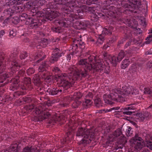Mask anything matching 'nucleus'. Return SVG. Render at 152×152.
Instances as JSON below:
<instances>
[{
    "instance_id": "09e8293b",
    "label": "nucleus",
    "mask_w": 152,
    "mask_h": 152,
    "mask_svg": "<svg viewBox=\"0 0 152 152\" xmlns=\"http://www.w3.org/2000/svg\"><path fill=\"white\" fill-rule=\"evenodd\" d=\"M18 6L16 5H14L12 7V12H13V14L19 13V11L18 10Z\"/></svg>"
},
{
    "instance_id": "052dcab7",
    "label": "nucleus",
    "mask_w": 152,
    "mask_h": 152,
    "mask_svg": "<svg viewBox=\"0 0 152 152\" xmlns=\"http://www.w3.org/2000/svg\"><path fill=\"white\" fill-rule=\"evenodd\" d=\"M143 114L144 115V117L145 118L146 120L147 119V118H149L150 116V114L149 113L145 112Z\"/></svg>"
},
{
    "instance_id": "f8f14e48",
    "label": "nucleus",
    "mask_w": 152,
    "mask_h": 152,
    "mask_svg": "<svg viewBox=\"0 0 152 152\" xmlns=\"http://www.w3.org/2000/svg\"><path fill=\"white\" fill-rule=\"evenodd\" d=\"M125 56V53L123 50H121L119 53L117 57L113 56L110 57V59H109L110 62L113 66H115L118 62H119Z\"/></svg>"
},
{
    "instance_id": "a878e982",
    "label": "nucleus",
    "mask_w": 152,
    "mask_h": 152,
    "mask_svg": "<svg viewBox=\"0 0 152 152\" xmlns=\"http://www.w3.org/2000/svg\"><path fill=\"white\" fill-rule=\"evenodd\" d=\"M113 29V27L112 26H110L104 28L102 31V35H111Z\"/></svg>"
},
{
    "instance_id": "774afa93",
    "label": "nucleus",
    "mask_w": 152,
    "mask_h": 152,
    "mask_svg": "<svg viewBox=\"0 0 152 152\" xmlns=\"http://www.w3.org/2000/svg\"><path fill=\"white\" fill-rule=\"evenodd\" d=\"M146 54V55H149V54H152V49H150L149 50L147 51Z\"/></svg>"
},
{
    "instance_id": "20e7f679",
    "label": "nucleus",
    "mask_w": 152,
    "mask_h": 152,
    "mask_svg": "<svg viewBox=\"0 0 152 152\" xmlns=\"http://www.w3.org/2000/svg\"><path fill=\"white\" fill-rule=\"evenodd\" d=\"M7 61L11 62V65L10 66V76L14 75L19 68L21 66L20 61L17 58V55L15 52L11 54L9 57L7 58ZM16 75V74H15Z\"/></svg>"
},
{
    "instance_id": "c85d7f7f",
    "label": "nucleus",
    "mask_w": 152,
    "mask_h": 152,
    "mask_svg": "<svg viewBox=\"0 0 152 152\" xmlns=\"http://www.w3.org/2000/svg\"><path fill=\"white\" fill-rule=\"evenodd\" d=\"M92 103L91 99H85V101L83 103V105L84 107L85 108H87L89 107Z\"/></svg>"
},
{
    "instance_id": "5701e85b",
    "label": "nucleus",
    "mask_w": 152,
    "mask_h": 152,
    "mask_svg": "<svg viewBox=\"0 0 152 152\" xmlns=\"http://www.w3.org/2000/svg\"><path fill=\"white\" fill-rule=\"evenodd\" d=\"M72 100V98L69 96L64 97L63 98V103L61 104V106L66 107H68Z\"/></svg>"
},
{
    "instance_id": "473e14b6",
    "label": "nucleus",
    "mask_w": 152,
    "mask_h": 152,
    "mask_svg": "<svg viewBox=\"0 0 152 152\" xmlns=\"http://www.w3.org/2000/svg\"><path fill=\"white\" fill-rule=\"evenodd\" d=\"M94 103L95 106L97 108H99L102 106V102L100 98L95 99Z\"/></svg>"
},
{
    "instance_id": "13d9d810",
    "label": "nucleus",
    "mask_w": 152,
    "mask_h": 152,
    "mask_svg": "<svg viewBox=\"0 0 152 152\" xmlns=\"http://www.w3.org/2000/svg\"><path fill=\"white\" fill-rule=\"evenodd\" d=\"M86 3L88 5H90L91 4L94 3V0H86Z\"/></svg>"
},
{
    "instance_id": "e433bc0d",
    "label": "nucleus",
    "mask_w": 152,
    "mask_h": 152,
    "mask_svg": "<svg viewBox=\"0 0 152 152\" xmlns=\"http://www.w3.org/2000/svg\"><path fill=\"white\" fill-rule=\"evenodd\" d=\"M90 16L91 20L94 22L96 21L99 18L97 15L94 13H91Z\"/></svg>"
},
{
    "instance_id": "a19ab883",
    "label": "nucleus",
    "mask_w": 152,
    "mask_h": 152,
    "mask_svg": "<svg viewBox=\"0 0 152 152\" xmlns=\"http://www.w3.org/2000/svg\"><path fill=\"white\" fill-rule=\"evenodd\" d=\"M144 94H149L151 96H152V90L148 88H145Z\"/></svg>"
},
{
    "instance_id": "69168bd1",
    "label": "nucleus",
    "mask_w": 152,
    "mask_h": 152,
    "mask_svg": "<svg viewBox=\"0 0 152 152\" xmlns=\"http://www.w3.org/2000/svg\"><path fill=\"white\" fill-rule=\"evenodd\" d=\"M18 10L19 11V13L22 12L23 10V7H22L21 6H18Z\"/></svg>"
},
{
    "instance_id": "e2e57ef3",
    "label": "nucleus",
    "mask_w": 152,
    "mask_h": 152,
    "mask_svg": "<svg viewBox=\"0 0 152 152\" xmlns=\"http://www.w3.org/2000/svg\"><path fill=\"white\" fill-rule=\"evenodd\" d=\"M110 45L109 44H107L106 45H104L103 47V48L104 49H107V48H108L110 47Z\"/></svg>"
},
{
    "instance_id": "864d4df0",
    "label": "nucleus",
    "mask_w": 152,
    "mask_h": 152,
    "mask_svg": "<svg viewBox=\"0 0 152 152\" xmlns=\"http://www.w3.org/2000/svg\"><path fill=\"white\" fill-rule=\"evenodd\" d=\"M93 94L91 92H88L85 97L87 99H91L93 98Z\"/></svg>"
},
{
    "instance_id": "6e6552de",
    "label": "nucleus",
    "mask_w": 152,
    "mask_h": 152,
    "mask_svg": "<svg viewBox=\"0 0 152 152\" xmlns=\"http://www.w3.org/2000/svg\"><path fill=\"white\" fill-rule=\"evenodd\" d=\"M107 9L109 11V15L113 17L117 18L118 20H121L119 17L121 16L123 10L121 8H116L114 6H110Z\"/></svg>"
},
{
    "instance_id": "de8ad7c7",
    "label": "nucleus",
    "mask_w": 152,
    "mask_h": 152,
    "mask_svg": "<svg viewBox=\"0 0 152 152\" xmlns=\"http://www.w3.org/2000/svg\"><path fill=\"white\" fill-rule=\"evenodd\" d=\"M52 30L56 33H60L62 31V29L60 27H55L53 28Z\"/></svg>"
},
{
    "instance_id": "c03bdc74",
    "label": "nucleus",
    "mask_w": 152,
    "mask_h": 152,
    "mask_svg": "<svg viewBox=\"0 0 152 152\" xmlns=\"http://www.w3.org/2000/svg\"><path fill=\"white\" fill-rule=\"evenodd\" d=\"M27 72L28 75H30L34 72V69L32 68H30L27 69Z\"/></svg>"
},
{
    "instance_id": "f03ea898",
    "label": "nucleus",
    "mask_w": 152,
    "mask_h": 152,
    "mask_svg": "<svg viewBox=\"0 0 152 152\" xmlns=\"http://www.w3.org/2000/svg\"><path fill=\"white\" fill-rule=\"evenodd\" d=\"M96 57L93 56L88 57L90 63L87 61L86 59H81L78 62L77 67L73 65H71L68 68L69 75L73 80H77L79 78L85 77L88 75V72L91 71L94 73L95 71L102 70L104 67L101 61L96 60Z\"/></svg>"
},
{
    "instance_id": "7c9ffc66",
    "label": "nucleus",
    "mask_w": 152,
    "mask_h": 152,
    "mask_svg": "<svg viewBox=\"0 0 152 152\" xmlns=\"http://www.w3.org/2000/svg\"><path fill=\"white\" fill-rule=\"evenodd\" d=\"M129 64V59H125L121 64V67L122 69H124L127 67Z\"/></svg>"
},
{
    "instance_id": "0eeeda50",
    "label": "nucleus",
    "mask_w": 152,
    "mask_h": 152,
    "mask_svg": "<svg viewBox=\"0 0 152 152\" xmlns=\"http://www.w3.org/2000/svg\"><path fill=\"white\" fill-rule=\"evenodd\" d=\"M76 136L79 137H83V140L84 143L89 140L91 141L94 137V134L92 132L91 129L87 130L83 128L78 129L77 132Z\"/></svg>"
},
{
    "instance_id": "9d476101",
    "label": "nucleus",
    "mask_w": 152,
    "mask_h": 152,
    "mask_svg": "<svg viewBox=\"0 0 152 152\" xmlns=\"http://www.w3.org/2000/svg\"><path fill=\"white\" fill-rule=\"evenodd\" d=\"M53 51L49 61L51 63L54 64L58 61L60 57L64 56V53L60 48H56L53 49Z\"/></svg>"
},
{
    "instance_id": "4be33fe9",
    "label": "nucleus",
    "mask_w": 152,
    "mask_h": 152,
    "mask_svg": "<svg viewBox=\"0 0 152 152\" xmlns=\"http://www.w3.org/2000/svg\"><path fill=\"white\" fill-rule=\"evenodd\" d=\"M19 143L18 142H14L9 148L8 150H6L3 152H14L18 151V145ZM2 152H3V151Z\"/></svg>"
},
{
    "instance_id": "3c124183",
    "label": "nucleus",
    "mask_w": 152,
    "mask_h": 152,
    "mask_svg": "<svg viewBox=\"0 0 152 152\" xmlns=\"http://www.w3.org/2000/svg\"><path fill=\"white\" fill-rule=\"evenodd\" d=\"M16 31L14 29H12L11 30H10L9 34V35L10 36H12V37H14L16 36Z\"/></svg>"
},
{
    "instance_id": "4d7b16f0",
    "label": "nucleus",
    "mask_w": 152,
    "mask_h": 152,
    "mask_svg": "<svg viewBox=\"0 0 152 152\" xmlns=\"http://www.w3.org/2000/svg\"><path fill=\"white\" fill-rule=\"evenodd\" d=\"M139 117L140 118V120L141 121H143L144 120L146 119L144 117V115L142 113L139 114Z\"/></svg>"
},
{
    "instance_id": "b1692460",
    "label": "nucleus",
    "mask_w": 152,
    "mask_h": 152,
    "mask_svg": "<svg viewBox=\"0 0 152 152\" xmlns=\"http://www.w3.org/2000/svg\"><path fill=\"white\" fill-rule=\"evenodd\" d=\"M90 24L89 21L88 20H84L78 22V25L81 28L83 29H86Z\"/></svg>"
},
{
    "instance_id": "f704fd0d",
    "label": "nucleus",
    "mask_w": 152,
    "mask_h": 152,
    "mask_svg": "<svg viewBox=\"0 0 152 152\" xmlns=\"http://www.w3.org/2000/svg\"><path fill=\"white\" fill-rule=\"evenodd\" d=\"M127 87L131 89V91H130V92L129 94H135L136 95L138 94L139 93V91L137 89H134L133 87L132 86L130 87L128 86H127Z\"/></svg>"
},
{
    "instance_id": "79ce46f5",
    "label": "nucleus",
    "mask_w": 152,
    "mask_h": 152,
    "mask_svg": "<svg viewBox=\"0 0 152 152\" xmlns=\"http://www.w3.org/2000/svg\"><path fill=\"white\" fill-rule=\"evenodd\" d=\"M28 56L26 52L22 51L21 52L20 55V58L21 59H25Z\"/></svg>"
},
{
    "instance_id": "a211bd4d",
    "label": "nucleus",
    "mask_w": 152,
    "mask_h": 152,
    "mask_svg": "<svg viewBox=\"0 0 152 152\" xmlns=\"http://www.w3.org/2000/svg\"><path fill=\"white\" fill-rule=\"evenodd\" d=\"M128 1H129L128 3L125 4V7L129 9L132 8L134 7H135L136 5L138 6L139 5L141 4L140 2H139L137 0H128Z\"/></svg>"
},
{
    "instance_id": "ddd939ff",
    "label": "nucleus",
    "mask_w": 152,
    "mask_h": 152,
    "mask_svg": "<svg viewBox=\"0 0 152 152\" xmlns=\"http://www.w3.org/2000/svg\"><path fill=\"white\" fill-rule=\"evenodd\" d=\"M137 103H133L129 104L128 107L121 109L120 111H123V114L124 115H131L134 112L131 111V110H134L136 109V106L137 104Z\"/></svg>"
},
{
    "instance_id": "bf43d9fd",
    "label": "nucleus",
    "mask_w": 152,
    "mask_h": 152,
    "mask_svg": "<svg viewBox=\"0 0 152 152\" xmlns=\"http://www.w3.org/2000/svg\"><path fill=\"white\" fill-rule=\"evenodd\" d=\"M74 55V54L73 53H69L67 55L66 58L67 60L69 61L71 59V56H72Z\"/></svg>"
},
{
    "instance_id": "cd10ccee",
    "label": "nucleus",
    "mask_w": 152,
    "mask_h": 152,
    "mask_svg": "<svg viewBox=\"0 0 152 152\" xmlns=\"http://www.w3.org/2000/svg\"><path fill=\"white\" fill-rule=\"evenodd\" d=\"M4 14V16L8 18L12 16L13 14V12H12V8H9L5 10Z\"/></svg>"
},
{
    "instance_id": "423d86ee",
    "label": "nucleus",
    "mask_w": 152,
    "mask_h": 152,
    "mask_svg": "<svg viewBox=\"0 0 152 152\" xmlns=\"http://www.w3.org/2000/svg\"><path fill=\"white\" fill-rule=\"evenodd\" d=\"M49 110L44 106L39 107L35 109V113L38 118V121H42L46 119H50V113L47 110Z\"/></svg>"
},
{
    "instance_id": "2f4dec72",
    "label": "nucleus",
    "mask_w": 152,
    "mask_h": 152,
    "mask_svg": "<svg viewBox=\"0 0 152 152\" xmlns=\"http://www.w3.org/2000/svg\"><path fill=\"white\" fill-rule=\"evenodd\" d=\"M62 117L63 116L61 115H60L58 116H56V118L54 119H51L49 121V123H52V124H53L54 123H56L57 121L60 122L61 120V119Z\"/></svg>"
},
{
    "instance_id": "393cba45",
    "label": "nucleus",
    "mask_w": 152,
    "mask_h": 152,
    "mask_svg": "<svg viewBox=\"0 0 152 152\" xmlns=\"http://www.w3.org/2000/svg\"><path fill=\"white\" fill-rule=\"evenodd\" d=\"M62 89H59L57 88H53L52 89H48L47 92L50 95L54 96L57 94L59 92H62Z\"/></svg>"
},
{
    "instance_id": "8fccbe9b",
    "label": "nucleus",
    "mask_w": 152,
    "mask_h": 152,
    "mask_svg": "<svg viewBox=\"0 0 152 152\" xmlns=\"http://www.w3.org/2000/svg\"><path fill=\"white\" fill-rule=\"evenodd\" d=\"M23 100L24 102L26 103H28L30 102L31 100V98L29 97H23Z\"/></svg>"
},
{
    "instance_id": "58836bf2",
    "label": "nucleus",
    "mask_w": 152,
    "mask_h": 152,
    "mask_svg": "<svg viewBox=\"0 0 152 152\" xmlns=\"http://www.w3.org/2000/svg\"><path fill=\"white\" fill-rule=\"evenodd\" d=\"M132 129V128L131 127L129 126L128 129L126 130V134L127 136H130L132 135L133 131L131 130Z\"/></svg>"
},
{
    "instance_id": "0e129e2a",
    "label": "nucleus",
    "mask_w": 152,
    "mask_h": 152,
    "mask_svg": "<svg viewBox=\"0 0 152 152\" xmlns=\"http://www.w3.org/2000/svg\"><path fill=\"white\" fill-rule=\"evenodd\" d=\"M147 66L149 68H152V61H149L147 64Z\"/></svg>"
},
{
    "instance_id": "6e6d98bb",
    "label": "nucleus",
    "mask_w": 152,
    "mask_h": 152,
    "mask_svg": "<svg viewBox=\"0 0 152 152\" xmlns=\"http://www.w3.org/2000/svg\"><path fill=\"white\" fill-rule=\"evenodd\" d=\"M146 146L152 150V142L148 141L147 142Z\"/></svg>"
},
{
    "instance_id": "dca6fc26",
    "label": "nucleus",
    "mask_w": 152,
    "mask_h": 152,
    "mask_svg": "<svg viewBox=\"0 0 152 152\" xmlns=\"http://www.w3.org/2000/svg\"><path fill=\"white\" fill-rule=\"evenodd\" d=\"M51 70L53 73H54L55 75H57L59 78L66 77L67 75L66 73H63L61 72V71L58 66H54L51 68Z\"/></svg>"
},
{
    "instance_id": "c756f323",
    "label": "nucleus",
    "mask_w": 152,
    "mask_h": 152,
    "mask_svg": "<svg viewBox=\"0 0 152 152\" xmlns=\"http://www.w3.org/2000/svg\"><path fill=\"white\" fill-rule=\"evenodd\" d=\"M96 37L97 38V43L100 44H102L104 40L103 35H102V34H99Z\"/></svg>"
},
{
    "instance_id": "2eb2a0df",
    "label": "nucleus",
    "mask_w": 152,
    "mask_h": 152,
    "mask_svg": "<svg viewBox=\"0 0 152 152\" xmlns=\"http://www.w3.org/2000/svg\"><path fill=\"white\" fill-rule=\"evenodd\" d=\"M113 135L114 136L113 137L114 140L115 139V138L121 136L120 138V142L121 143H124L126 142V138L123 134H122L121 131V129L119 128L117 129L113 133Z\"/></svg>"
},
{
    "instance_id": "37998d69",
    "label": "nucleus",
    "mask_w": 152,
    "mask_h": 152,
    "mask_svg": "<svg viewBox=\"0 0 152 152\" xmlns=\"http://www.w3.org/2000/svg\"><path fill=\"white\" fill-rule=\"evenodd\" d=\"M18 76H16L17 77L19 78L20 77H23L25 74V71L23 69L20 70L18 72Z\"/></svg>"
},
{
    "instance_id": "9b49d317",
    "label": "nucleus",
    "mask_w": 152,
    "mask_h": 152,
    "mask_svg": "<svg viewBox=\"0 0 152 152\" xmlns=\"http://www.w3.org/2000/svg\"><path fill=\"white\" fill-rule=\"evenodd\" d=\"M48 66V65L45 62L40 66L39 71V74L43 79L49 80L51 79V75H50L49 72L46 70Z\"/></svg>"
},
{
    "instance_id": "ea45409f",
    "label": "nucleus",
    "mask_w": 152,
    "mask_h": 152,
    "mask_svg": "<svg viewBox=\"0 0 152 152\" xmlns=\"http://www.w3.org/2000/svg\"><path fill=\"white\" fill-rule=\"evenodd\" d=\"M81 102L80 101H76L72 104V106L74 108H76L81 104Z\"/></svg>"
},
{
    "instance_id": "412c9836",
    "label": "nucleus",
    "mask_w": 152,
    "mask_h": 152,
    "mask_svg": "<svg viewBox=\"0 0 152 152\" xmlns=\"http://www.w3.org/2000/svg\"><path fill=\"white\" fill-rule=\"evenodd\" d=\"M80 10L83 13L90 12L91 13L95 12V8L92 7L87 6L86 5H83L80 8Z\"/></svg>"
},
{
    "instance_id": "338daca9",
    "label": "nucleus",
    "mask_w": 152,
    "mask_h": 152,
    "mask_svg": "<svg viewBox=\"0 0 152 152\" xmlns=\"http://www.w3.org/2000/svg\"><path fill=\"white\" fill-rule=\"evenodd\" d=\"M5 32L4 30L0 31V37H1L4 34Z\"/></svg>"
},
{
    "instance_id": "f3484780",
    "label": "nucleus",
    "mask_w": 152,
    "mask_h": 152,
    "mask_svg": "<svg viewBox=\"0 0 152 152\" xmlns=\"http://www.w3.org/2000/svg\"><path fill=\"white\" fill-rule=\"evenodd\" d=\"M20 81L19 78L16 76L12 80L13 84L10 87V90L14 91L20 88H21V85L20 84Z\"/></svg>"
},
{
    "instance_id": "a18cd8bd",
    "label": "nucleus",
    "mask_w": 152,
    "mask_h": 152,
    "mask_svg": "<svg viewBox=\"0 0 152 152\" xmlns=\"http://www.w3.org/2000/svg\"><path fill=\"white\" fill-rule=\"evenodd\" d=\"M147 41L145 42L146 44H149L152 41V34H150L147 38Z\"/></svg>"
},
{
    "instance_id": "4c0bfd02",
    "label": "nucleus",
    "mask_w": 152,
    "mask_h": 152,
    "mask_svg": "<svg viewBox=\"0 0 152 152\" xmlns=\"http://www.w3.org/2000/svg\"><path fill=\"white\" fill-rule=\"evenodd\" d=\"M35 107V105L34 104H31L28 105L26 106L24 108L27 111H31L32 109H33Z\"/></svg>"
},
{
    "instance_id": "aec40b11",
    "label": "nucleus",
    "mask_w": 152,
    "mask_h": 152,
    "mask_svg": "<svg viewBox=\"0 0 152 152\" xmlns=\"http://www.w3.org/2000/svg\"><path fill=\"white\" fill-rule=\"evenodd\" d=\"M22 80H23L24 83L21 84V88L23 90H26L31 84V79L29 78L24 77Z\"/></svg>"
},
{
    "instance_id": "7ed1b4c3",
    "label": "nucleus",
    "mask_w": 152,
    "mask_h": 152,
    "mask_svg": "<svg viewBox=\"0 0 152 152\" xmlns=\"http://www.w3.org/2000/svg\"><path fill=\"white\" fill-rule=\"evenodd\" d=\"M131 91V88L127 86L123 87L122 89L114 88L112 90L110 95H104L103 99L105 103L109 104L113 103V101L122 102L125 101L124 97L129 95Z\"/></svg>"
},
{
    "instance_id": "49530a36",
    "label": "nucleus",
    "mask_w": 152,
    "mask_h": 152,
    "mask_svg": "<svg viewBox=\"0 0 152 152\" xmlns=\"http://www.w3.org/2000/svg\"><path fill=\"white\" fill-rule=\"evenodd\" d=\"M37 4L38 6H42L44 5L45 3L46 2V1L45 0H39L37 2Z\"/></svg>"
},
{
    "instance_id": "4468645a",
    "label": "nucleus",
    "mask_w": 152,
    "mask_h": 152,
    "mask_svg": "<svg viewBox=\"0 0 152 152\" xmlns=\"http://www.w3.org/2000/svg\"><path fill=\"white\" fill-rule=\"evenodd\" d=\"M60 77V80L59 81L58 83H59V86L63 88L64 90H67L70 87V83L67 77Z\"/></svg>"
},
{
    "instance_id": "f257e3e1",
    "label": "nucleus",
    "mask_w": 152,
    "mask_h": 152,
    "mask_svg": "<svg viewBox=\"0 0 152 152\" xmlns=\"http://www.w3.org/2000/svg\"><path fill=\"white\" fill-rule=\"evenodd\" d=\"M68 0H56L58 4L63 5L61 10L63 12L61 15L59 12L56 10H49L48 8H45L43 11H38L37 13V16L40 19L41 23H45L47 20H53L58 17H59L58 20H56L55 23L57 25L60 26L67 27L68 26L72 25V22L75 19H80L82 16L79 14H74L70 13L74 11V9L76 7L75 1H68Z\"/></svg>"
},
{
    "instance_id": "603ef678",
    "label": "nucleus",
    "mask_w": 152,
    "mask_h": 152,
    "mask_svg": "<svg viewBox=\"0 0 152 152\" xmlns=\"http://www.w3.org/2000/svg\"><path fill=\"white\" fill-rule=\"evenodd\" d=\"M120 108L119 107H113L109 110H105V112L107 113L109 111H111L113 110H118Z\"/></svg>"
},
{
    "instance_id": "c9c22d12",
    "label": "nucleus",
    "mask_w": 152,
    "mask_h": 152,
    "mask_svg": "<svg viewBox=\"0 0 152 152\" xmlns=\"http://www.w3.org/2000/svg\"><path fill=\"white\" fill-rule=\"evenodd\" d=\"M40 43L39 44V46H41L42 47H45L48 44V40L44 39H42L40 41Z\"/></svg>"
},
{
    "instance_id": "bb28decb",
    "label": "nucleus",
    "mask_w": 152,
    "mask_h": 152,
    "mask_svg": "<svg viewBox=\"0 0 152 152\" xmlns=\"http://www.w3.org/2000/svg\"><path fill=\"white\" fill-rule=\"evenodd\" d=\"M78 41L75 40L73 41V43L72 44L71 48L72 50L73 53L76 54L78 52L77 48L78 47Z\"/></svg>"
},
{
    "instance_id": "680f3d73",
    "label": "nucleus",
    "mask_w": 152,
    "mask_h": 152,
    "mask_svg": "<svg viewBox=\"0 0 152 152\" xmlns=\"http://www.w3.org/2000/svg\"><path fill=\"white\" fill-rule=\"evenodd\" d=\"M126 10H129L131 12L134 13H139V11H137L134 9H132V10H131L130 9H126Z\"/></svg>"
},
{
    "instance_id": "5fc2aeb1",
    "label": "nucleus",
    "mask_w": 152,
    "mask_h": 152,
    "mask_svg": "<svg viewBox=\"0 0 152 152\" xmlns=\"http://www.w3.org/2000/svg\"><path fill=\"white\" fill-rule=\"evenodd\" d=\"M85 44L83 42H80L78 41V46H79L80 48L84 49L85 47Z\"/></svg>"
},
{
    "instance_id": "6ab92c4d",
    "label": "nucleus",
    "mask_w": 152,
    "mask_h": 152,
    "mask_svg": "<svg viewBox=\"0 0 152 152\" xmlns=\"http://www.w3.org/2000/svg\"><path fill=\"white\" fill-rule=\"evenodd\" d=\"M6 67V63L4 61V54L0 51V74H1Z\"/></svg>"
},
{
    "instance_id": "1a4fd4ad",
    "label": "nucleus",
    "mask_w": 152,
    "mask_h": 152,
    "mask_svg": "<svg viewBox=\"0 0 152 152\" xmlns=\"http://www.w3.org/2000/svg\"><path fill=\"white\" fill-rule=\"evenodd\" d=\"M132 145L134 148L140 151L143 147V140L140 137H139L138 134H136L134 137L130 140Z\"/></svg>"
},
{
    "instance_id": "72a5a7b5",
    "label": "nucleus",
    "mask_w": 152,
    "mask_h": 152,
    "mask_svg": "<svg viewBox=\"0 0 152 152\" xmlns=\"http://www.w3.org/2000/svg\"><path fill=\"white\" fill-rule=\"evenodd\" d=\"M8 75L3 73L0 75V83H3L7 77H9Z\"/></svg>"
},
{
    "instance_id": "39448f33",
    "label": "nucleus",
    "mask_w": 152,
    "mask_h": 152,
    "mask_svg": "<svg viewBox=\"0 0 152 152\" xmlns=\"http://www.w3.org/2000/svg\"><path fill=\"white\" fill-rule=\"evenodd\" d=\"M38 11H36L35 16L37 17V19L29 17V16L26 13L22 14L20 16L21 20L25 21L26 25H29V26L31 28H35L41 25L40 19L37 16V13Z\"/></svg>"
}]
</instances>
